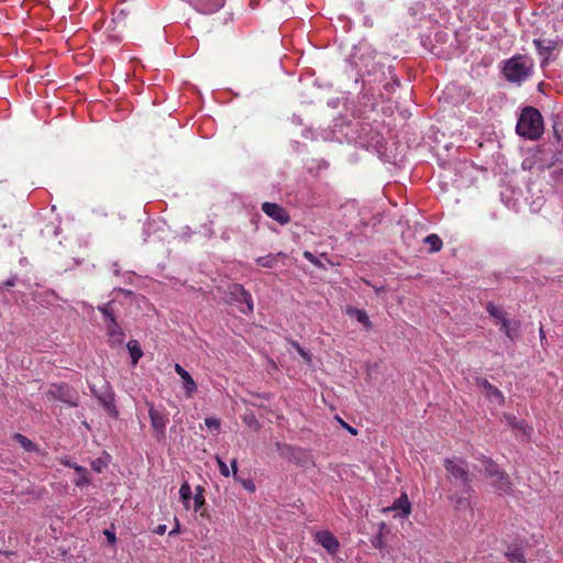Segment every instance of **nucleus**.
<instances>
[{
    "label": "nucleus",
    "instance_id": "30",
    "mask_svg": "<svg viewBox=\"0 0 563 563\" xmlns=\"http://www.w3.org/2000/svg\"><path fill=\"white\" fill-rule=\"evenodd\" d=\"M205 423L210 430L218 431L220 428V421L214 417L206 418Z\"/></svg>",
    "mask_w": 563,
    "mask_h": 563
},
{
    "label": "nucleus",
    "instance_id": "21",
    "mask_svg": "<svg viewBox=\"0 0 563 563\" xmlns=\"http://www.w3.org/2000/svg\"><path fill=\"white\" fill-rule=\"evenodd\" d=\"M101 402L103 405V408L106 409V411L110 416H112V417H117L118 416V410H117L115 405H114L113 396H111V395L104 396L103 398H101Z\"/></svg>",
    "mask_w": 563,
    "mask_h": 563
},
{
    "label": "nucleus",
    "instance_id": "1",
    "mask_svg": "<svg viewBox=\"0 0 563 563\" xmlns=\"http://www.w3.org/2000/svg\"><path fill=\"white\" fill-rule=\"evenodd\" d=\"M444 468L449 473L455 485L461 486L462 494L452 493L449 495L450 501L457 510L471 509L473 506L472 495L474 489L468 474V467L462 459L451 457L444 461Z\"/></svg>",
    "mask_w": 563,
    "mask_h": 563
},
{
    "label": "nucleus",
    "instance_id": "41",
    "mask_svg": "<svg viewBox=\"0 0 563 563\" xmlns=\"http://www.w3.org/2000/svg\"><path fill=\"white\" fill-rule=\"evenodd\" d=\"M298 352H299V354H300L302 357H305L306 360H309L308 354H307L302 349L298 347Z\"/></svg>",
    "mask_w": 563,
    "mask_h": 563
},
{
    "label": "nucleus",
    "instance_id": "17",
    "mask_svg": "<svg viewBox=\"0 0 563 563\" xmlns=\"http://www.w3.org/2000/svg\"><path fill=\"white\" fill-rule=\"evenodd\" d=\"M500 324V330L509 338L510 340H515L517 338L519 324L516 321L509 320L508 318L504 320Z\"/></svg>",
    "mask_w": 563,
    "mask_h": 563
},
{
    "label": "nucleus",
    "instance_id": "37",
    "mask_svg": "<svg viewBox=\"0 0 563 563\" xmlns=\"http://www.w3.org/2000/svg\"><path fill=\"white\" fill-rule=\"evenodd\" d=\"M165 531H166V526H165V525H161V526H158V527H157V529H156V533H157V534H164V533H165Z\"/></svg>",
    "mask_w": 563,
    "mask_h": 563
},
{
    "label": "nucleus",
    "instance_id": "18",
    "mask_svg": "<svg viewBox=\"0 0 563 563\" xmlns=\"http://www.w3.org/2000/svg\"><path fill=\"white\" fill-rule=\"evenodd\" d=\"M126 347L132 358V365L135 366L139 360L143 356V351L140 347V344L135 340H131L128 342Z\"/></svg>",
    "mask_w": 563,
    "mask_h": 563
},
{
    "label": "nucleus",
    "instance_id": "26",
    "mask_svg": "<svg viewBox=\"0 0 563 563\" xmlns=\"http://www.w3.org/2000/svg\"><path fill=\"white\" fill-rule=\"evenodd\" d=\"M14 441L18 442L25 451H34L35 445L31 440H29L26 437L20 433H15L13 437Z\"/></svg>",
    "mask_w": 563,
    "mask_h": 563
},
{
    "label": "nucleus",
    "instance_id": "16",
    "mask_svg": "<svg viewBox=\"0 0 563 563\" xmlns=\"http://www.w3.org/2000/svg\"><path fill=\"white\" fill-rule=\"evenodd\" d=\"M504 418L508 426H510L515 431L521 432L525 435H529L531 428H529L525 421L518 420L511 415H505Z\"/></svg>",
    "mask_w": 563,
    "mask_h": 563
},
{
    "label": "nucleus",
    "instance_id": "35",
    "mask_svg": "<svg viewBox=\"0 0 563 563\" xmlns=\"http://www.w3.org/2000/svg\"><path fill=\"white\" fill-rule=\"evenodd\" d=\"M104 536L107 537V540L110 542V543H114L117 538H115V534L114 532L110 531V530H104Z\"/></svg>",
    "mask_w": 563,
    "mask_h": 563
},
{
    "label": "nucleus",
    "instance_id": "12",
    "mask_svg": "<svg viewBox=\"0 0 563 563\" xmlns=\"http://www.w3.org/2000/svg\"><path fill=\"white\" fill-rule=\"evenodd\" d=\"M230 294L236 301L245 303L246 308L242 309V312L249 313L253 311L252 296L241 285H232Z\"/></svg>",
    "mask_w": 563,
    "mask_h": 563
},
{
    "label": "nucleus",
    "instance_id": "14",
    "mask_svg": "<svg viewBox=\"0 0 563 563\" xmlns=\"http://www.w3.org/2000/svg\"><path fill=\"white\" fill-rule=\"evenodd\" d=\"M175 372L180 376L183 379V387L186 391V396L188 398H191L192 395L197 391V384L190 376V374L179 364L175 365Z\"/></svg>",
    "mask_w": 563,
    "mask_h": 563
},
{
    "label": "nucleus",
    "instance_id": "27",
    "mask_svg": "<svg viewBox=\"0 0 563 563\" xmlns=\"http://www.w3.org/2000/svg\"><path fill=\"white\" fill-rule=\"evenodd\" d=\"M424 242L430 245V249L433 252H437L442 247V241L437 234L426 236Z\"/></svg>",
    "mask_w": 563,
    "mask_h": 563
},
{
    "label": "nucleus",
    "instance_id": "4",
    "mask_svg": "<svg viewBox=\"0 0 563 563\" xmlns=\"http://www.w3.org/2000/svg\"><path fill=\"white\" fill-rule=\"evenodd\" d=\"M483 471L490 479V485L498 492V494L509 495L512 492V484L507 473L501 471L499 466L489 459L482 461Z\"/></svg>",
    "mask_w": 563,
    "mask_h": 563
},
{
    "label": "nucleus",
    "instance_id": "19",
    "mask_svg": "<svg viewBox=\"0 0 563 563\" xmlns=\"http://www.w3.org/2000/svg\"><path fill=\"white\" fill-rule=\"evenodd\" d=\"M179 496L181 499V503L186 509L190 508V501H191V488L190 485L185 482L180 488H179Z\"/></svg>",
    "mask_w": 563,
    "mask_h": 563
},
{
    "label": "nucleus",
    "instance_id": "36",
    "mask_svg": "<svg viewBox=\"0 0 563 563\" xmlns=\"http://www.w3.org/2000/svg\"><path fill=\"white\" fill-rule=\"evenodd\" d=\"M231 467H232V474L236 475V473H238V462H236V460H233L231 462Z\"/></svg>",
    "mask_w": 563,
    "mask_h": 563
},
{
    "label": "nucleus",
    "instance_id": "32",
    "mask_svg": "<svg viewBox=\"0 0 563 563\" xmlns=\"http://www.w3.org/2000/svg\"><path fill=\"white\" fill-rule=\"evenodd\" d=\"M243 420L244 422L249 426V427H256L257 426V421H256V418L254 415H245L243 417Z\"/></svg>",
    "mask_w": 563,
    "mask_h": 563
},
{
    "label": "nucleus",
    "instance_id": "25",
    "mask_svg": "<svg viewBox=\"0 0 563 563\" xmlns=\"http://www.w3.org/2000/svg\"><path fill=\"white\" fill-rule=\"evenodd\" d=\"M76 473H78L79 477L75 481V485L78 487H82L89 484V479L87 476V470L82 466H74Z\"/></svg>",
    "mask_w": 563,
    "mask_h": 563
},
{
    "label": "nucleus",
    "instance_id": "33",
    "mask_svg": "<svg viewBox=\"0 0 563 563\" xmlns=\"http://www.w3.org/2000/svg\"><path fill=\"white\" fill-rule=\"evenodd\" d=\"M303 257L314 265H319L318 258L309 251L303 252Z\"/></svg>",
    "mask_w": 563,
    "mask_h": 563
},
{
    "label": "nucleus",
    "instance_id": "31",
    "mask_svg": "<svg viewBox=\"0 0 563 563\" xmlns=\"http://www.w3.org/2000/svg\"><path fill=\"white\" fill-rule=\"evenodd\" d=\"M205 503V497L201 492L197 493L194 497V509L197 511Z\"/></svg>",
    "mask_w": 563,
    "mask_h": 563
},
{
    "label": "nucleus",
    "instance_id": "5",
    "mask_svg": "<svg viewBox=\"0 0 563 563\" xmlns=\"http://www.w3.org/2000/svg\"><path fill=\"white\" fill-rule=\"evenodd\" d=\"M98 309L104 318V322L108 328L107 333L110 339V342L112 344H121L124 340V332L115 320L112 301L100 306Z\"/></svg>",
    "mask_w": 563,
    "mask_h": 563
},
{
    "label": "nucleus",
    "instance_id": "42",
    "mask_svg": "<svg viewBox=\"0 0 563 563\" xmlns=\"http://www.w3.org/2000/svg\"><path fill=\"white\" fill-rule=\"evenodd\" d=\"M539 332H540V339H541V341H543L545 339V334H544L542 327L540 328Z\"/></svg>",
    "mask_w": 563,
    "mask_h": 563
},
{
    "label": "nucleus",
    "instance_id": "40",
    "mask_svg": "<svg viewBox=\"0 0 563 563\" xmlns=\"http://www.w3.org/2000/svg\"><path fill=\"white\" fill-rule=\"evenodd\" d=\"M298 352H299V354H300L302 357H305L306 360H309L308 354H307L302 349L298 347Z\"/></svg>",
    "mask_w": 563,
    "mask_h": 563
},
{
    "label": "nucleus",
    "instance_id": "28",
    "mask_svg": "<svg viewBox=\"0 0 563 563\" xmlns=\"http://www.w3.org/2000/svg\"><path fill=\"white\" fill-rule=\"evenodd\" d=\"M109 462V455H106L104 457H99L92 461L91 467L93 471L101 473L103 468L107 467Z\"/></svg>",
    "mask_w": 563,
    "mask_h": 563
},
{
    "label": "nucleus",
    "instance_id": "39",
    "mask_svg": "<svg viewBox=\"0 0 563 563\" xmlns=\"http://www.w3.org/2000/svg\"><path fill=\"white\" fill-rule=\"evenodd\" d=\"M298 352H299V354H300L302 357H305L306 360H309L308 354H307L302 349L298 347Z\"/></svg>",
    "mask_w": 563,
    "mask_h": 563
},
{
    "label": "nucleus",
    "instance_id": "13",
    "mask_svg": "<svg viewBox=\"0 0 563 563\" xmlns=\"http://www.w3.org/2000/svg\"><path fill=\"white\" fill-rule=\"evenodd\" d=\"M395 510L397 514L396 517L405 518L411 512V504L406 494H402L398 499L395 500L391 507H386L383 509L384 512Z\"/></svg>",
    "mask_w": 563,
    "mask_h": 563
},
{
    "label": "nucleus",
    "instance_id": "3",
    "mask_svg": "<svg viewBox=\"0 0 563 563\" xmlns=\"http://www.w3.org/2000/svg\"><path fill=\"white\" fill-rule=\"evenodd\" d=\"M533 69V60L526 55L509 58L503 68L504 76L510 82L520 84L528 79Z\"/></svg>",
    "mask_w": 563,
    "mask_h": 563
},
{
    "label": "nucleus",
    "instance_id": "6",
    "mask_svg": "<svg viewBox=\"0 0 563 563\" xmlns=\"http://www.w3.org/2000/svg\"><path fill=\"white\" fill-rule=\"evenodd\" d=\"M47 396L52 399L60 400L69 406H77L78 395L67 385H51Z\"/></svg>",
    "mask_w": 563,
    "mask_h": 563
},
{
    "label": "nucleus",
    "instance_id": "44",
    "mask_svg": "<svg viewBox=\"0 0 563 563\" xmlns=\"http://www.w3.org/2000/svg\"><path fill=\"white\" fill-rule=\"evenodd\" d=\"M176 532H177V529H174L173 531H170V534L176 533Z\"/></svg>",
    "mask_w": 563,
    "mask_h": 563
},
{
    "label": "nucleus",
    "instance_id": "7",
    "mask_svg": "<svg viewBox=\"0 0 563 563\" xmlns=\"http://www.w3.org/2000/svg\"><path fill=\"white\" fill-rule=\"evenodd\" d=\"M562 41L553 40V38H534L533 44L539 53V55L543 58L541 66L543 67L548 59L550 58L552 52L558 48L559 44H562Z\"/></svg>",
    "mask_w": 563,
    "mask_h": 563
},
{
    "label": "nucleus",
    "instance_id": "11",
    "mask_svg": "<svg viewBox=\"0 0 563 563\" xmlns=\"http://www.w3.org/2000/svg\"><path fill=\"white\" fill-rule=\"evenodd\" d=\"M314 538L316 541L321 544L330 554L338 552L340 543L330 531H318Z\"/></svg>",
    "mask_w": 563,
    "mask_h": 563
},
{
    "label": "nucleus",
    "instance_id": "34",
    "mask_svg": "<svg viewBox=\"0 0 563 563\" xmlns=\"http://www.w3.org/2000/svg\"><path fill=\"white\" fill-rule=\"evenodd\" d=\"M341 426L346 429L351 434L355 435L357 434V430L351 426H349L346 422H344L341 418H338Z\"/></svg>",
    "mask_w": 563,
    "mask_h": 563
},
{
    "label": "nucleus",
    "instance_id": "43",
    "mask_svg": "<svg viewBox=\"0 0 563 563\" xmlns=\"http://www.w3.org/2000/svg\"><path fill=\"white\" fill-rule=\"evenodd\" d=\"M245 487L250 490H254V486L253 485H245Z\"/></svg>",
    "mask_w": 563,
    "mask_h": 563
},
{
    "label": "nucleus",
    "instance_id": "20",
    "mask_svg": "<svg viewBox=\"0 0 563 563\" xmlns=\"http://www.w3.org/2000/svg\"><path fill=\"white\" fill-rule=\"evenodd\" d=\"M506 556L510 563H526L523 552L519 548L508 549Z\"/></svg>",
    "mask_w": 563,
    "mask_h": 563
},
{
    "label": "nucleus",
    "instance_id": "22",
    "mask_svg": "<svg viewBox=\"0 0 563 563\" xmlns=\"http://www.w3.org/2000/svg\"><path fill=\"white\" fill-rule=\"evenodd\" d=\"M487 312L493 318L498 320L499 323L507 319L505 311L500 307H497V306H495L493 303H488L487 305Z\"/></svg>",
    "mask_w": 563,
    "mask_h": 563
},
{
    "label": "nucleus",
    "instance_id": "23",
    "mask_svg": "<svg viewBox=\"0 0 563 563\" xmlns=\"http://www.w3.org/2000/svg\"><path fill=\"white\" fill-rule=\"evenodd\" d=\"M350 313L352 316L355 317V319L362 323L366 329H369L372 327V323L369 321V318L367 316V313L363 310H360V309H353L350 311Z\"/></svg>",
    "mask_w": 563,
    "mask_h": 563
},
{
    "label": "nucleus",
    "instance_id": "8",
    "mask_svg": "<svg viewBox=\"0 0 563 563\" xmlns=\"http://www.w3.org/2000/svg\"><path fill=\"white\" fill-rule=\"evenodd\" d=\"M151 424L157 435H164L168 422V413L164 409H156L153 406L148 410Z\"/></svg>",
    "mask_w": 563,
    "mask_h": 563
},
{
    "label": "nucleus",
    "instance_id": "10",
    "mask_svg": "<svg viewBox=\"0 0 563 563\" xmlns=\"http://www.w3.org/2000/svg\"><path fill=\"white\" fill-rule=\"evenodd\" d=\"M262 210L266 216L277 221L279 224L284 225L290 221V218L287 211L279 205L273 202H264L262 206Z\"/></svg>",
    "mask_w": 563,
    "mask_h": 563
},
{
    "label": "nucleus",
    "instance_id": "24",
    "mask_svg": "<svg viewBox=\"0 0 563 563\" xmlns=\"http://www.w3.org/2000/svg\"><path fill=\"white\" fill-rule=\"evenodd\" d=\"M278 256H283V253H278L276 255L269 254L266 256H261V257L256 258V263L262 267L271 268L274 266L276 258Z\"/></svg>",
    "mask_w": 563,
    "mask_h": 563
},
{
    "label": "nucleus",
    "instance_id": "29",
    "mask_svg": "<svg viewBox=\"0 0 563 563\" xmlns=\"http://www.w3.org/2000/svg\"><path fill=\"white\" fill-rule=\"evenodd\" d=\"M216 460L221 475L224 477H229L231 475V471L228 467L227 463L220 456H216Z\"/></svg>",
    "mask_w": 563,
    "mask_h": 563
},
{
    "label": "nucleus",
    "instance_id": "2",
    "mask_svg": "<svg viewBox=\"0 0 563 563\" xmlns=\"http://www.w3.org/2000/svg\"><path fill=\"white\" fill-rule=\"evenodd\" d=\"M517 133L529 140H537L542 135L543 132V121L541 113L534 108H526L523 109L517 126Z\"/></svg>",
    "mask_w": 563,
    "mask_h": 563
},
{
    "label": "nucleus",
    "instance_id": "9",
    "mask_svg": "<svg viewBox=\"0 0 563 563\" xmlns=\"http://www.w3.org/2000/svg\"><path fill=\"white\" fill-rule=\"evenodd\" d=\"M478 385L482 388L483 395L488 399V401L496 406H501L505 401V397L503 393L492 385L487 379H479Z\"/></svg>",
    "mask_w": 563,
    "mask_h": 563
},
{
    "label": "nucleus",
    "instance_id": "38",
    "mask_svg": "<svg viewBox=\"0 0 563 563\" xmlns=\"http://www.w3.org/2000/svg\"><path fill=\"white\" fill-rule=\"evenodd\" d=\"M62 463H63L64 465L68 466V467H73V468H74V466H78L77 464H73V463H71L69 460H67V459H63V460H62Z\"/></svg>",
    "mask_w": 563,
    "mask_h": 563
},
{
    "label": "nucleus",
    "instance_id": "15",
    "mask_svg": "<svg viewBox=\"0 0 563 563\" xmlns=\"http://www.w3.org/2000/svg\"><path fill=\"white\" fill-rule=\"evenodd\" d=\"M223 4L224 0H196L197 10L205 14L218 11Z\"/></svg>",
    "mask_w": 563,
    "mask_h": 563
}]
</instances>
